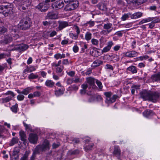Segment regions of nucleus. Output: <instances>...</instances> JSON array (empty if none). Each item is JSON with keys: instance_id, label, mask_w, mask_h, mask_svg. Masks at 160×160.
<instances>
[{"instance_id": "0e129e2a", "label": "nucleus", "mask_w": 160, "mask_h": 160, "mask_svg": "<svg viewBox=\"0 0 160 160\" xmlns=\"http://www.w3.org/2000/svg\"><path fill=\"white\" fill-rule=\"evenodd\" d=\"M110 49L107 46L104 47L103 49L102 50V53L106 52L109 51Z\"/></svg>"}, {"instance_id": "37998d69", "label": "nucleus", "mask_w": 160, "mask_h": 160, "mask_svg": "<svg viewBox=\"0 0 160 160\" xmlns=\"http://www.w3.org/2000/svg\"><path fill=\"white\" fill-rule=\"evenodd\" d=\"M139 88V87L136 85H133L131 87V93L133 94L135 92V89H138Z\"/></svg>"}, {"instance_id": "a211bd4d", "label": "nucleus", "mask_w": 160, "mask_h": 160, "mask_svg": "<svg viewBox=\"0 0 160 160\" xmlns=\"http://www.w3.org/2000/svg\"><path fill=\"white\" fill-rule=\"evenodd\" d=\"M124 54L126 57L132 58L137 56L138 55V53L135 51H132L126 52Z\"/></svg>"}, {"instance_id": "39448f33", "label": "nucleus", "mask_w": 160, "mask_h": 160, "mask_svg": "<svg viewBox=\"0 0 160 160\" xmlns=\"http://www.w3.org/2000/svg\"><path fill=\"white\" fill-rule=\"evenodd\" d=\"M12 5L10 3L6 5L0 6V13H2L5 17L8 16L12 12Z\"/></svg>"}, {"instance_id": "7c9ffc66", "label": "nucleus", "mask_w": 160, "mask_h": 160, "mask_svg": "<svg viewBox=\"0 0 160 160\" xmlns=\"http://www.w3.org/2000/svg\"><path fill=\"white\" fill-rule=\"evenodd\" d=\"M64 90L61 89L56 90L55 91V94L57 96H59L63 94Z\"/></svg>"}, {"instance_id": "c756f323", "label": "nucleus", "mask_w": 160, "mask_h": 160, "mask_svg": "<svg viewBox=\"0 0 160 160\" xmlns=\"http://www.w3.org/2000/svg\"><path fill=\"white\" fill-rule=\"evenodd\" d=\"M30 151H26L20 160H28V157L30 154Z\"/></svg>"}, {"instance_id": "79ce46f5", "label": "nucleus", "mask_w": 160, "mask_h": 160, "mask_svg": "<svg viewBox=\"0 0 160 160\" xmlns=\"http://www.w3.org/2000/svg\"><path fill=\"white\" fill-rule=\"evenodd\" d=\"M151 18H152V20L151 21L154 24L155 23H158L160 22V19L158 17H151Z\"/></svg>"}, {"instance_id": "f8f14e48", "label": "nucleus", "mask_w": 160, "mask_h": 160, "mask_svg": "<svg viewBox=\"0 0 160 160\" xmlns=\"http://www.w3.org/2000/svg\"><path fill=\"white\" fill-rule=\"evenodd\" d=\"M77 7V5L76 3L70 2L65 6V9L66 11H71L74 10Z\"/></svg>"}, {"instance_id": "20e7f679", "label": "nucleus", "mask_w": 160, "mask_h": 160, "mask_svg": "<svg viewBox=\"0 0 160 160\" xmlns=\"http://www.w3.org/2000/svg\"><path fill=\"white\" fill-rule=\"evenodd\" d=\"M31 19L28 17H25L21 20L18 24L19 28L22 30H26L29 28L32 25Z\"/></svg>"}, {"instance_id": "6e6d98bb", "label": "nucleus", "mask_w": 160, "mask_h": 160, "mask_svg": "<svg viewBox=\"0 0 160 160\" xmlns=\"http://www.w3.org/2000/svg\"><path fill=\"white\" fill-rule=\"evenodd\" d=\"M95 101L94 95H93L90 97L88 100V102H91Z\"/></svg>"}, {"instance_id": "2f4dec72", "label": "nucleus", "mask_w": 160, "mask_h": 160, "mask_svg": "<svg viewBox=\"0 0 160 160\" xmlns=\"http://www.w3.org/2000/svg\"><path fill=\"white\" fill-rule=\"evenodd\" d=\"M102 63V62L101 61L97 59L95 60L93 63V66L95 67H97L99 66L100 65H101Z\"/></svg>"}, {"instance_id": "c9c22d12", "label": "nucleus", "mask_w": 160, "mask_h": 160, "mask_svg": "<svg viewBox=\"0 0 160 160\" xmlns=\"http://www.w3.org/2000/svg\"><path fill=\"white\" fill-rule=\"evenodd\" d=\"M18 139L17 138H12L10 143V146H13L18 142Z\"/></svg>"}, {"instance_id": "49530a36", "label": "nucleus", "mask_w": 160, "mask_h": 160, "mask_svg": "<svg viewBox=\"0 0 160 160\" xmlns=\"http://www.w3.org/2000/svg\"><path fill=\"white\" fill-rule=\"evenodd\" d=\"M70 89L71 90L76 91L78 89V86L75 85H72L71 87H69Z\"/></svg>"}, {"instance_id": "6e6552de", "label": "nucleus", "mask_w": 160, "mask_h": 160, "mask_svg": "<svg viewBox=\"0 0 160 160\" xmlns=\"http://www.w3.org/2000/svg\"><path fill=\"white\" fill-rule=\"evenodd\" d=\"M64 5V3L62 1H57L52 4V7L53 9L58 10L63 8Z\"/></svg>"}, {"instance_id": "b1692460", "label": "nucleus", "mask_w": 160, "mask_h": 160, "mask_svg": "<svg viewBox=\"0 0 160 160\" xmlns=\"http://www.w3.org/2000/svg\"><path fill=\"white\" fill-rule=\"evenodd\" d=\"M55 83L51 80H47L45 82V85L49 88H52L54 86Z\"/></svg>"}, {"instance_id": "3c124183", "label": "nucleus", "mask_w": 160, "mask_h": 160, "mask_svg": "<svg viewBox=\"0 0 160 160\" xmlns=\"http://www.w3.org/2000/svg\"><path fill=\"white\" fill-rule=\"evenodd\" d=\"M6 95H10L12 96V98L15 96L14 93L11 91H8L4 94Z\"/></svg>"}, {"instance_id": "9d476101", "label": "nucleus", "mask_w": 160, "mask_h": 160, "mask_svg": "<svg viewBox=\"0 0 160 160\" xmlns=\"http://www.w3.org/2000/svg\"><path fill=\"white\" fill-rule=\"evenodd\" d=\"M57 14L55 13L53 11H51L48 12L45 17L46 19H55L58 18Z\"/></svg>"}, {"instance_id": "5fc2aeb1", "label": "nucleus", "mask_w": 160, "mask_h": 160, "mask_svg": "<svg viewBox=\"0 0 160 160\" xmlns=\"http://www.w3.org/2000/svg\"><path fill=\"white\" fill-rule=\"evenodd\" d=\"M95 101H99L102 99L101 96L99 95H94Z\"/></svg>"}, {"instance_id": "f704fd0d", "label": "nucleus", "mask_w": 160, "mask_h": 160, "mask_svg": "<svg viewBox=\"0 0 160 160\" xmlns=\"http://www.w3.org/2000/svg\"><path fill=\"white\" fill-rule=\"evenodd\" d=\"M38 77V76L37 74L32 73L28 76V78L29 79H33L37 78Z\"/></svg>"}, {"instance_id": "ea45409f", "label": "nucleus", "mask_w": 160, "mask_h": 160, "mask_svg": "<svg viewBox=\"0 0 160 160\" xmlns=\"http://www.w3.org/2000/svg\"><path fill=\"white\" fill-rule=\"evenodd\" d=\"M11 108L13 112L15 113L17 112L18 108V104L16 103L15 105L12 106Z\"/></svg>"}, {"instance_id": "052dcab7", "label": "nucleus", "mask_w": 160, "mask_h": 160, "mask_svg": "<svg viewBox=\"0 0 160 160\" xmlns=\"http://www.w3.org/2000/svg\"><path fill=\"white\" fill-rule=\"evenodd\" d=\"M61 63V60H59L58 63H57L56 62H53L52 63V65L53 67H57L59 66H61L60 64Z\"/></svg>"}, {"instance_id": "e2e57ef3", "label": "nucleus", "mask_w": 160, "mask_h": 160, "mask_svg": "<svg viewBox=\"0 0 160 160\" xmlns=\"http://www.w3.org/2000/svg\"><path fill=\"white\" fill-rule=\"evenodd\" d=\"M117 3L118 5L121 6H123L124 5V2L122 0H118Z\"/></svg>"}, {"instance_id": "bf43d9fd", "label": "nucleus", "mask_w": 160, "mask_h": 160, "mask_svg": "<svg viewBox=\"0 0 160 160\" xmlns=\"http://www.w3.org/2000/svg\"><path fill=\"white\" fill-rule=\"evenodd\" d=\"M112 31V30H103L101 32V34H104L106 35L107 34H108L110 32Z\"/></svg>"}, {"instance_id": "7ed1b4c3", "label": "nucleus", "mask_w": 160, "mask_h": 160, "mask_svg": "<svg viewBox=\"0 0 160 160\" xmlns=\"http://www.w3.org/2000/svg\"><path fill=\"white\" fill-rule=\"evenodd\" d=\"M50 148V146L49 141L45 140L42 144L39 145L36 147L35 150L38 153L40 154L49 150Z\"/></svg>"}, {"instance_id": "de8ad7c7", "label": "nucleus", "mask_w": 160, "mask_h": 160, "mask_svg": "<svg viewBox=\"0 0 160 160\" xmlns=\"http://www.w3.org/2000/svg\"><path fill=\"white\" fill-rule=\"evenodd\" d=\"M23 124L26 129L30 130L32 129L31 126L30 124H27L24 122H23Z\"/></svg>"}, {"instance_id": "a18cd8bd", "label": "nucleus", "mask_w": 160, "mask_h": 160, "mask_svg": "<svg viewBox=\"0 0 160 160\" xmlns=\"http://www.w3.org/2000/svg\"><path fill=\"white\" fill-rule=\"evenodd\" d=\"M96 82L100 89H102V85L100 81L98 80H96Z\"/></svg>"}, {"instance_id": "c85d7f7f", "label": "nucleus", "mask_w": 160, "mask_h": 160, "mask_svg": "<svg viewBox=\"0 0 160 160\" xmlns=\"http://www.w3.org/2000/svg\"><path fill=\"white\" fill-rule=\"evenodd\" d=\"M20 150L19 149L15 150L13 151V155L14 157V159L15 160H17L19 158L18 153L19 152Z\"/></svg>"}, {"instance_id": "603ef678", "label": "nucleus", "mask_w": 160, "mask_h": 160, "mask_svg": "<svg viewBox=\"0 0 160 160\" xmlns=\"http://www.w3.org/2000/svg\"><path fill=\"white\" fill-rule=\"evenodd\" d=\"M99 9L102 11H105L106 10L107 8L104 4H102L99 6Z\"/></svg>"}, {"instance_id": "f3484780", "label": "nucleus", "mask_w": 160, "mask_h": 160, "mask_svg": "<svg viewBox=\"0 0 160 160\" xmlns=\"http://www.w3.org/2000/svg\"><path fill=\"white\" fill-rule=\"evenodd\" d=\"M32 88L30 87H28L24 89L22 91H20V90H17V92L19 94H22L25 95H28L30 92V91L32 89Z\"/></svg>"}, {"instance_id": "338daca9", "label": "nucleus", "mask_w": 160, "mask_h": 160, "mask_svg": "<svg viewBox=\"0 0 160 160\" xmlns=\"http://www.w3.org/2000/svg\"><path fill=\"white\" fill-rule=\"evenodd\" d=\"M114 44V43L112 41H110L108 42L107 46L110 49H111V47Z\"/></svg>"}, {"instance_id": "1a4fd4ad", "label": "nucleus", "mask_w": 160, "mask_h": 160, "mask_svg": "<svg viewBox=\"0 0 160 160\" xmlns=\"http://www.w3.org/2000/svg\"><path fill=\"white\" fill-rule=\"evenodd\" d=\"M28 46L25 44H20L16 45L14 48L12 49V50H19L20 51H24L28 48Z\"/></svg>"}, {"instance_id": "4be33fe9", "label": "nucleus", "mask_w": 160, "mask_h": 160, "mask_svg": "<svg viewBox=\"0 0 160 160\" xmlns=\"http://www.w3.org/2000/svg\"><path fill=\"white\" fill-rule=\"evenodd\" d=\"M151 78L153 82L160 81V72L157 74L152 75L151 77Z\"/></svg>"}, {"instance_id": "774afa93", "label": "nucleus", "mask_w": 160, "mask_h": 160, "mask_svg": "<svg viewBox=\"0 0 160 160\" xmlns=\"http://www.w3.org/2000/svg\"><path fill=\"white\" fill-rule=\"evenodd\" d=\"M34 97H38L41 95V93L39 91H36L33 93Z\"/></svg>"}, {"instance_id": "a878e982", "label": "nucleus", "mask_w": 160, "mask_h": 160, "mask_svg": "<svg viewBox=\"0 0 160 160\" xmlns=\"http://www.w3.org/2000/svg\"><path fill=\"white\" fill-rule=\"evenodd\" d=\"M112 26V23L109 22L107 23L104 24L103 28L104 29L107 30L111 29L112 31L113 28Z\"/></svg>"}, {"instance_id": "09e8293b", "label": "nucleus", "mask_w": 160, "mask_h": 160, "mask_svg": "<svg viewBox=\"0 0 160 160\" xmlns=\"http://www.w3.org/2000/svg\"><path fill=\"white\" fill-rule=\"evenodd\" d=\"M37 153H38L34 150L32 156L30 157V160H35V159L36 154Z\"/></svg>"}, {"instance_id": "473e14b6", "label": "nucleus", "mask_w": 160, "mask_h": 160, "mask_svg": "<svg viewBox=\"0 0 160 160\" xmlns=\"http://www.w3.org/2000/svg\"><path fill=\"white\" fill-rule=\"evenodd\" d=\"M129 17L131 18V13L130 12L123 15L121 18V19L122 21H125L128 19Z\"/></svg>"}, {"instance_id": "72a5a7b5", "label": "nucleus", "mask_w": 160, "mask_h": 160, "mask_svg": "<svg viewBox=\"0 0 160 160\" xmlns=\"http://www.w3.org/2000/svg\"><path fill=\"white\" fill-rule=\"evenodd\" d=\"M92 34L89 32H87L85 34V38L87 41H89L92 38Z\"/></svg>"}, {"instance_id": "8fccbe9b", "label": "nucleus", "mask_w": 160, "mask_h": 160, "mask_svg": "<svg viewBox=\"0 0 160 160\" xmlns=\"http://www.w3.org/2000/svg\"><path fill=\"white\" fill-rule=\"evenodd\" d=\"M149 58V56L147 55H143L142 56H140L138 58L139 60L141 61L143 60H146Z\"/></svg>"}, {"instance_id": "f03ea898", "label": "nucleus", "mask_w": 160, "mask_h": 160, "mask_svg": "<svg viewBox=\"0 0 160 160\" xmlns=\"http://www.w3.org/2000/svg\"><path fill=\"white\" fill-rule=\"evenodd\" d=\"M17 7L18 10L22 12L28 10L31 6L30 0H17Z\"/></svg>"}, {"instance_id": "bb28decb", "label": "nucleus", "mask_w": 160, "mask_h": 160, "mask_svg": "<svg viewBox=\"0 0 160 160\" xmlns=\"http://www.w3.org/2000/svg\"><path fill=\"white\" fill-rule=\"evenodd\" d=\"M36 70L35 68L33 66L27 67V68L23 71V73L26 72H30Z\"/></svg>"}, {"instance_id": "423d86ee", "label": "nucleus", "mask_w": 160, "mask_h": 160, "mask_svg": "<svg viewBox=\"0 0 160 160\" xmlns=\"http://www.w3.org/2000/svg\"><path fill=\"white\" fill-rule=\"evenodd\" d=\"M104 95L106 97L105 102L108 103H112L114 102L116 99L118 97L117 95L115 94L113 95L112 97H111L112 95V93L111 92H105L104 93Z\"/></svg>"}, {"instance_id": "864d4df0", "label": "nucleus", "mask_w": 160, "mask_h": 160, "mask_svg": "<svg viewBox=\"0 0 160 160\" xmlns=\"http://www.w3.org/2000/svg\"><path fill=\"white\" fill-rule=\"evenodd\" d=\"M7 31V29L4 27H0V34H2L5 33Z\"/></svg>"}, {"instance_id": "e433bc0d", "label": "nucleus", "mask_w": 160, "mask_h": 160, "mask_svg": "<svg viewBox=\"0 0 160 160\" xmlns=\"http://www.w3.org/2000/svg\"><path fill=\"white\" fill-rule=\"evenodd\" d=\"M56 68V71L57 73H60L62 71L64 67L63 66L55 67Z\"/></svg>"}, {"instance_id": "dca6fc26", "label": "nucleus", "mask_w": 160, "mask_h": 160, "mask_svg": "<svg viewBox=\"0 0 160 160\" xmlns=\"http://www.w3.org/2000/svg\"><path fill=\"white\" fill-rule=\"evenodd\" d=\"M142 13L141 12H137L133 14L131 13V18L132 19H136L142 17Z\"/></svg>"}, {"instance_id": "4c0bfd02", "label": "nucleus", "mask_w": 160, "mask_h": 160, "mask_svg": "<svg viewBox=\"0 0 160 160\" xmlns=\"http://www.w3.org/2000/svg\"><path fill=\"white\" fill-rule=\"evenodd\" d=\"M88 24H89L90 27H92L94 26L95 23L94 21L90 20L89 21L87 22L86 23H84V26H88Z\"/></svg>"}, {"instance_id": "5701e85b", "label": "nucleus", "mask_w": 160, "mask_h": 160, "mask_svg": "<svg viewBox=\"0 0 160 160\" xmlns=\"http://www.w3.org/2000/svg\"><path fill=\"white\" fill-rule=\"evenodd\" d=\"M12 99L11 96H8L5 98H1L0 99V102L1 103H6L9 102Z\"/></svg>"}, {"instance_id": "a19ab883", "label": "nucleus", "mask_w": 160, "mask_h": 160, "mask_svg": "<svg viewBox=\"0 0 160 160\" xmlns=\"http://www.w3.org/2000/svg\"><path fill=\"white\" fill-rule=\"evenodd\" d=\"M94 144L92 143L90 145L86 146L84 148V149L85 151H88L92 149V148L94 146Z\"/></svg>"}, {"instance_id": "cd10ccee", "label": "nucleus", "mask_w": 160, "mask_h": 160, "mask_svg": "<svg viewBox=\"0 0 160 160\" xmlns=\"http://www.w3.org/2000/svg\"><path fill=\"white\" fill-rule=\"evenodd\" d=\"M152 20V18L151 17H148L146 18H145L142 19L141 20L139 23V25H141L145 23L151 21Z\"/></svg>"}, {"instance_id": "9b49d317", "label": "nucleus", "mask_w": 160, "mask_h": 160, "mask_svg": "<svg viewBox=\"0 0 160 160\" xmlns=\"http://www.w3.org/2000/svg\"><path fill=\"white\" fill-rule=\"evenodd\" d=\"M29 141L31 143L35 144L37 142L38 139L37 135L34 133H30L28 138Z\"/></svg>"}, {"instance_id": "c03bdc74", "label": "nucleus", "mask_w": 160, "mask_h": 160, "mask_svg": "<svg viewBox=\"0 0 160 160\" xmlns=\"http://www.w3.org/2000/svg\"><path fill=\"white\" fill-rule=\"evenodd\" d=\"M69 36L71 38L74 40H76L78 38V35L72 33L69 34Z\"/></svg>"}, {"instance_id": "69168bd1", "label": "nucleus", "mask_w": 160, "mask_h": 160, "mask_svg": "<svg viewBox=\"0 0 160 160\" xmlns=\"http://www.w3.org/2000/svg\"><path fill=\"white\" fill-rule=\"evenodd\" d=\"M100 45L101 47H102L104 44V38L103 37H101L100 39Z\"/></svg>"}, {"instance_id": "393cba45", "label": "nucleus", "mask_w": 160, "mask_h": 160, "mask_svg": "<svg viewBox=\"0 0 160 160\" xmlns=\"http://www.w3.org/2000/svg\"><path fill=\"white\" fill-rule=\"evenodd\" d=\"M128 71L131 72L132 73H136L137 72V69L136 67L134 66H131L128 67L127 69Z\"/></svg>"}, {"instance_id": "aec40b11", "label": "nucleus", "mask_w": 160, "mask_h": 160, "mask_svg": "<svg viewBox=\"0 0 160 160\" xmlns=\"http://www.w3.org/2000/svg\"><path fill=\"white\" fill-rule=\"evenodd\" d=\"M96 80L95 78L91 77L87 78H86V81L88 83L92 86L95 85V82Z\"/></svg>"}, {"instance_id": "13d9d810", "label": "nucleus", "mask_w": 160, "mask_h": 160, "mask_svg": "<svg viewBox=\"0 0 160 160\" xmlns=\"http://www.w3.org/2000/svg\"><path fill=\"white\" fill-rule=\"evenodd\" d=\"M24 98V96L22 94H19L17 96V98L19 101L23 100Z\"/></svg>"}, {"instance_id": "4d7b16f0", "label": "nucleus", "mask_w": 160, "mask_h": 160, "mask_svg": "<svg viewBox=\"0 0 160 160\" xmlns=\"http://www.w3.org/2000/svg\"><path fill=\"white\" fill-rule=\"evenodd\" d=\"M82 47L81 48V52H83L87 48V45L84 43H82Z\"/></svg>"}, {"instance_id": "412c9836", "label": "nucleus", "mask_w": 160, "mask_h": 160, "mask_svg": "<svg viewBox=\"0 0 160 160\" xmlns=\"http://www.w3.org/2000/svg\"><path fill=\"white\" fill-rule=\"evenodd\" d=\"M154 114V112L151 110H147L143 112V114L145 117L148 118L152 116Z\"/></svg>"}, {"instance_id": "680f3d73", "label": "nucleus", "mask_w": 160, "mask_h": 160, "mask_svg": "<svg viewBox=\"0 0 160 160\" xmlns=\"http://www.w3.org/2000/svg\"><path fill=\"white\" fill-rule=\"evenodd\" d=\"M105 68L106 69H108L113 70V68L112 65H111L109 64H107L105 65Z\"/></svg>"}, {"instance_id": "ddd939ff", "label": "nucleus", "mask_w": 160, "mask_h": 160, "mask_svg": "<svg viewBox=\"0 0 160 160\" xmlns=\"http://www.w3.org/2000/svg\"><path fill=\"white\" fill-rule=\"evenodd\" d=\"M58 23L59 24L58 29L60 31L69 26L68 22L66 21H58Z\"/></svg>"}, {"instance_id": "0eeeda50", "label": "nucleus", "mask_w": 160, "mask_h": 160, "mask_svg": "<svg viewBox=\"0 0 160 160\" xmlns=\"http://www.w3.org/2000/svg\"><path fill=\"white\" fill-rule=\"evenodd\" d=\"M48 2H45L40 3L38 5L36 8L42 12H44L47 11L49 7L48 4L47 3Z\"/></svg>"}, {"instance_id": "f257e3e1", "label": "nucleus", "mask_w": 160, "mask_h": 160, "mask_svg": "<svg viewBox=\"0 0 160 160\" xmlns=\"http://www.w3.org/2000/svg\"><path fill=\"white\" fill-rule=\"evenodd\" d=\"M140 97L143 101L148 100L155 102L158 99L159 95L158 92L144 90L140 93Z\"/></svg>"}, {"instance_id": "2eb2a0df", "label": "nucleus", "mask_w": 160, "mask_h": 160, "mask_svg": "<svg viewBox=\"0 0 160 160\" xmlns=\"http://www.w3.org/2000/svg\"><path fill=\"white\" fill-rule=\"evenodd\" d=\"M113 154L118 158H120L121 154V150L118 146H114Z\"/></svg>"}, {"instance_id": "58836bf2", "label": "nucleus", "mask_w": 160, "mask_h": 160, "mask_svg": "<svg viewBox=\"0 0 160 160\" xmlns=\"http://www.w3.org/2000/svg\"><path fill=\"white\" fill-rule=\"evenodd\" d=\"M91 42L92 44L94 45L97 46L98 45L99 41L97 39H92L91 40Z\"/></svg>"}, {"instance_id": "4468645a", "label": "nucleus", "mask_w": 160, "mask_h": 160, "mask_svg": "<svg viewBox=\"0 0 160 160\" xmlns=\"http://www.w3.org/2000/svg\"><path fill=\"white\" fill-rule=\"evenodd\" d=\"M12 40V38L9 35L5 37L3 40H2L0 41V43L3 45L7 44Z\"/></svg>"}, {"instance_id": "6ab92c4d", "label": "nucleus", "mask_w": 160, "mask_h": 160, "mask_svg": "<svg viewBox=\"0 0 160 160\" xmlns=\"http://www.w3.org/2000/svg\"><path fill=\"white\" fill-rule=\"evenodd\" d=\"M19 135L21 140L23 142V143L26 145L27 143L26 137L25 132L23 131H20L19 132Z\"/></svg>"}]
</instances>
